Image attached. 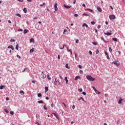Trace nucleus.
<instances>
[{
	"instance_id": "f257e3e1",
	"label": "nucleus",
	"mask_w": 125,
	"mask_h": 125,
	"mask_svg": "<svg viewBox=\"0 0 125 125\" xmlns=\"http://www.w3.org/2000/svg\"><path fill=\"white\" fill-rule=\"evenodd\" d=\"M86 78L88 81H90V82H94L95 81V79L92 77L91 75H87Z\"/></svg>"
},
{
	"instance_id": "f03ea898",
	"label": "nucleus",
	"mask_w": 125,
	"mask_h": 125,
	"mask_svg": "<svg viewBox=\"0 0 125 125\" xmlns=\"http://www.w3.org/2000/svg\"><path fill=\"white\" fill-rule=\"evenodd\" d=\"M112 64H114L116 66H120V62L115 61L112 62Z\"/></svg>"
},
{
	"instance_id": "7ed1b4c3",
	"label": "nucleus",
	"mask_w": 125,
	"mask_h": 125,
	"mask_svg": "<svg viewBox=\"0 0 125 125\" xmlns=\"http://www.w3.org/2000/svg\"><path fill=\"white\" fill-rule=\"evenodd\" d=\"M109 18L110 20H114L116 19V16L114 15H109Z\"/></svg>"
},
{
	"instance_id": "20e7f679",
	"label": "nucleus",
	"mask_w": 125,
	"mask_h": 125,
	"mask_svg": "<svg viewBox=\"0 0 125 125\" xmlns=\"http://www.w3.org/2000/svg\"><path fill=\"white\" fill-rule=\"evenodd\" d=\"M58 5V4H57V3H56L54 4V8H55V11H57V10H58V8H57Z\"/></svg>"
},
{
	"instance_id": "39448f33",
	"label": "nucleus",
	"mask_w": 125,
	"mask_h": 125,
	"mask_svg": "<svg viewBox=\"0 0 125 125\" xmlns=\"http://www.w3.org/2000/svg\"><path fill=\"white\" fill-rule=\"evenodd\" d=\"M41 76H42V79H45L46 78V75L43 73V72H42Z\"/></svg>"
},
{
	"instance_id": "423d86ee",
	"label": "nucleus",
	"mask_w": 125,
	"mask_h": 125,
	"mask_svg": "<svg viewBox=\"0 0 125 125\" xmlns=\"http://www.w3.org/2000/svg\"><path fill=\"white\" fill-rule=\"evenodd\" d=\"M64 7H65V8H66L67 9H69V8H71V6H68V5H66L65 4L63 5Z\"/></svg>"
},
{
	"instance_id": "0eeeda50",
	"label": "nucleus",
	"mask_w": 125,
	"mask_h": 125,
	"mask_svg": "<svg viewBox=\"0 0 125 125\" xmlns=\"http://www.w3.org/2000/svg\"><path fill=\"white\" fill-rule=\"evenodd\" d=\"M97 9L99 12H102V9L100 7H97Z\"/></svg>"
},
{
	"instance_id": "6e6552de",
	"label": "nucleus",
	"mask_w": 125,
	"mask_h": 125,
	"mask_svg": "<svg viewBox=\"0 0 125 125\" xmlns=\"http://www.w3.org/2000/svg\"><path fill=\"white\" fill-rule=\"evenodd\" d=\"M53 114L55 117H56V119H58V120H59V117H58V115H57V114L56 113H53Z\"/></svg>"
},
{
	"instance_id": "1a4fd4ad",
	"label": "nucleus",
	"mask_w": 125,
	"mask_h": 125,
	"mask_svg": "<svg viewBox=\"0 0 125 125\" xmlns=\"http://www.w3.org/2000/svg\"><path fill=\"white\" fill-rule=\"evenodd\" d=\"M104 35H106V36H111V35H112V33H110V32H104Z\"/></svg>"
},
{
	"instance_id": "9d476101",
	"label": "nucleus",
	"mask_w": 125,
	"mask_h": 125,
	"mask_svg": "<svg viewBox=\"0 0 125 125\" xmlns=\"http://www.w3.org/2000/svg\"><path fill=\"white\" fill-rule=\"evenodd\" d=\"M8 48H11L12 50H14V48L12 45H9L8 46Z\"/></svg>"
},
{
	"instance_id": "9b49d317",
	"label": "nucleus",
	"mask_w": 125,
	"mask_h": 125,
	"mask_svg": "<svg viewBox=\"0 0 125 125\" xmlns=\"http://www.w3.org/2000/svg\"><path fill=\"white\" fill-rule=\"evenodd\" d=\"M48 91V87L45 86V93H46Z\"/></svg>"
},
{
	"instance_id": "f8f14e48",
	"label": "nucleus",
	"mask_w": 125,
	"mask_h": 125,
	"mask_svg": "<svg viewBox=\"0 0 125 125\" xmlns=\"http://www.w3.org/2000/svg\"><path fill=\"white\" fill-rule=\"evenodd\" d=\"M65 81H66V84H68V83H69V81L68 80V78H67V77H65Z\"/></svg>"
},
{
	"instance_id": "ddd939ff",
	"label": "nucleus",
	"mask_w": 125,
	"mask_h": 125,
	"mask_svg": "<svg viewBox=\"0 0 125 125\" xmlns=\"http://www.w3.org/2000/svg\"><path fill=\"white\" fill-rule=\"evenodd\" d=\"M123 99L120 98L118 101V104H122V102L123 101Z\"/></svg>"
},
{
	"instance_id": "4468645a",
	"label": "nucleus",
	"mask_w": 125,
	"mask_h": 125,
	"mask_svg": "<svg viewBox=\"0 0 125 125\" xmlns=\"http://www.w3.org/2000/svg\"><path fill=\"white\" fill-rule=\"evenodd\" d=\"M85 26L86 27V28L88 27V25H87L86 23H83L82 27H85Z\"/></svg>"
},
{
	"instance_id": "2eb2a0df",
	"label": "nucleus",
	"mask_w": 125,
	"mask_h": 125,
	"mask_svg": "<svg viewBox=\"0 0 125 125\" xmlns=\"http://www.w3.org/2000/svg\"><path fill=\"white\" fill-rule=\"evenodd\" d=\"M38 103L39 104H42V103H43V101L42 100L38 101Z\"/></svg>"
},
{
	"instance_id": "dca6fc26",
	"label": "nucleus",
	"mask_w": 125,
	"mask_h": 125,
	"mask_svg": "<svg viewBox=\"0 0 125 125\" xmlns=\"http://www.w3.org/2000/svg\"><path fill=\"white\" fill-rule=\"evenodd\" d=\"M80 78H81V77L78 76H76L75 78V81H78V79H80Z\"/></svg>"
},
{
	"instance_id": "f3484780",
	"label": "nucleus",
	"mask_w": 125,
	"mask_h": 125,
	"mask_svg": "<svg viewBox=\"0 0 125 125\" xmlns=\"http://www.w3.org/2000/svg\"><path fill=\"white\" fill-rule=\"evenodd\" d=\"M34 51H35V49L32 48L30 50V53H33V52H34Z\"/></svg>"
},
{
	"instance_id": "a211bd4d",
	"label": "nucleus",
	"mask_w": 125,
	"mask_h": 125,
	"mask_svg": "<svg viewBox=\"0 0 125 125\" xmlns=\"http://www.w3.org/2000/svg\"><path fill=\"white\" fill-rule=\"evenodd\" d=\"M67 29H64L63 30V35H66V33H67Z\"/></svg>"
},
{
	"instance_id": "6ab92c4d",
	"label": "nucleus",
	"mask_w": 125,
	"mask_h": 125,
	"mask_svg": "<svg viewBox=\"0 0 125 125\" xmlns=\"http://www.w3.org/2000/svg\"><path fill=\"white\" fill-rule=\"evenodd\" d=\"M65 68H66L67 69H70V66H69V65H68V63H66L65 64Z\"/></svg>"
},
{
	"instance_id": "aec40b11",
	"label": "nucleus",
	"mask_w": 125,
	"mask_h": 125,
	"mask_svg": "<svg viewBox=\"0 0 125 125\" xmlns=\"http://www.w3.org/2000/svg\"><path fill=\"white\" fill-rule=\"evenodd\" d=\"M47 78L48 79V80H49V81H50V80H51V78L49 76V74H47Z\"/></svg>"
},
{
	"instance_id": "412c9836",
	"label": "nucleus",
	"mask_w": 125,
	"mask_h": 125,
	"mask_svg": "<svg viewBox=\"0 0 125 125\" xmlns=\"http://www.w3.org/2000/svg\"><path fill=\"white\" fill-rule=\"evenodd\" d=\"M23 10V12H24V13H27V8H24Z\"/></svg>"
},
{
	"instance_id": "4be33fe9",
	"label": "nucleus",
	"mask_w": 125,
	"mask_h": 125,
	"mask_svg": "<svg viewBox=\"0 0 125 125\" xmlns=\"http://www.w3.org/2000/svg\"><path fill=\"white\" fill-rule=\"evenodd\" d=\"M112 40L114 41V42H118V39L116 38H113Z\"/></svg>"
},
{
	"instance_id": "5701e85b",
	"label": "nucleus",
	"mask_w": 125,
	"mask_h": 125,
	"mask_svg": "<svg viewBox=\"0 0 125 125\" xmlns=\"http://www.w3.org/2000/svg\"><path fill=\"white\" fill-rule=\"evenodd\" d=\"M27 33H28V30L24 29V34L25 35V34H27Z\"/></svg>"
},
{
	"instance_id": "b1692460",
	"label": "nucleus",
	"mask_w": 125,
	"mask_h": 125,
	"mask_svg": "<svg viewBox=\"0 0 125 125\" xmlns=\"http://www.w3.org/2000/svg\"><path fill=\"white\" fill-rule=\"evenodd\" d=\"M95 92H96V93L97 94H101V92H99L98 90H96L95 91Z\"/></svg>"
},
{
	"instance_id": "393cba45",
	"label": "nucleus",
	"mask_w": 125,
	"mask_h": 125,
	"mask_svg": "<svg viewBox=\"0 0 125 125\" xmlns=\"http://www.w3.org/2000/svg\"><path fill=\"white\" fill-rule=\"evenodd\" d=\"M101 40L102 41H103L104 42H105V43H107V42L105 41V40H104V38H103V37H101Z\"/></svg>"
},
{
	"instance_id": "a878e982",
	"label": "nucleus",
	"mask_w": 125,
	"mask_h": 125,
	"mask_svg": "<svg viewBox=\"0 0 125 125\" xmlns=\"http://www.w3.org/2000/svg\"><path fill=\"white\" fill-rule=\"evenodd\" d=\"M16 16H18V17L21 18V15L19 13L16 14Z\"/></svg>"
},
{
	"instance_id": "bb28decb",
	"label": "nucleus",
	"mask_w": 125,
	"mask_h": 125,
	"mask_svg": "<svg viewBox=\"0 0 125 125\" xmlns=\"http://www.w3.org/2000/svg\"><path fill=\"white\" fill-rule=\"evenodd\" d=\"M42 93H38V97H42Z\"/></svg>"
},
{
	"instance_id": "cd10ccee",
	"label": "nucleus",
	"mask_w": 125,
	"mask_h": 125,
	"mask_svg": "<svg viewBox=\"0 0 125 125\" xmlns=\"http://www.w3.org/2000/svg\"><path fill=\"white\" fill-rule=\"evenodd\" d=\"M113 51V50L112 49V48L111 47H109V51L110 52H112V51Z\"/></svg>"
},
{
	"instance_id": "c85d7f7f",
	"label": "nucleus",
	"mask_w": 125,
	"mask_h": 125,
	"mask_svg": "<svg viewBox=\"0 0 125 125\" xmlns=\"http://www.w3.org/2000/svg\"><path fill=\"white\" fill-rule=\"evenodd\" d=\"M43 108L44 110H47V107H46V105L43 106Z\"/></svg>"
},
{
	"instance_id": "c756f323",
	"label": "nucleus",
	"mask_w": 125,
	"mask_h": 125,
	"mask_svg": "<svg viewBox=\"0 0 125 125\" xmlns=\"http://www.w3.org/2000/svg\"><path fill=\"white\" fill-rule=\"evenodd\" d=\"M19 47V46L18 45V44H17L16 46V49H17V50H18Z\"/></svg>"
},
{
	"instance_id": "7c9ffc66",
	"label": "nucleus",
	"mask_w": 125,
	"mask_h": 125,
	"mask_svg": "<svg viewBox=\"0 0 125 125\" xmlns=\"http://www.w3.org/2000/svg\"><path fill=\"white\" fill-rule=\"evenodd\" d=\"M92 43L94 44V45H97V42H92Z\"/></svg>"
},
{
	"instance_id": "2f4dec72",
	"label": "nucleus",
	"mask_w": 125,
	"mask_h": 125,
	"mask_svg": "<svg viewBox=\"0 0 125 125\" xmlns=\"http://www.w3.org/2000/svg\"><path fill=\"white\" fill-rule=\"evenodd\" d=\"M83 15L84 16H89V15L88 14H86V13H83Z\"/></svg>"
},
{
	"instance_id": "473e14b6",
	"label": "nucleus",
	"mask_w": 125,
	"mask_h": 125,
	"mask_svg": "<svg viewBox=\"0 0 125 125\" xmlns=\"http://www.w3.org/2000/svg\"><path fill=\"white\" fill-rule=\"evenodd\" d=\"M4 111H5V112H6V113H9V112L8 110H7V109H6V108L4 109Z\"/></svg>"
},
{
	"instance_id": "72a5a7b5",
	"label": "nucleus",
	"mask_w": 125,
	"mask_h": 125,
	"mask_svg": "<svg viewBox=\"0 0 125 125\" xmlns=\"http://www.w3.org/2000/svg\"><path fill=\"white\" fill-rule=\"evenodd\" d=\"M81 99L82 100H83V101L84 102V100L83 99V97H81L80 99H79L78 100H81Z\"/></svg>"
},
{
	"instance_id": "f704fd0d",
	"label": "nucleus",
	"mask_w": 125,
	"mask_h": 125,
	"mask_svg": "<svg viewBox=\"0 0 125 125\" xmlns=\"http://www.w3.org/2000/svg\"><path fill=\"white\" fill-rule=\"evenodd\" d=\"M3 87H4V86L3 85H1L0 86V89H3Z\"/></svg>"
},
{
	"instance_id": "c9c22d12",
	"label": "nucleus",
	"mask_w": 125,
	"mask_h": 125,
	"mask_svg": "<svg viewBox=\"0 0 125 125\" xmlns=\"http://www.w3.org/2000/svg\"><path fill=\"white\" fill-rule=\"evenodd\" d=\"M34 39L31 38V39L30 40V42H34Z\"/></svg>"
},
{
	"instance_id": "e433bc0d",
	"label": "nucleus",
	"mask_w": 125,
	"mask_h": 125,
	"mask_svg": "<svg viewBox=\"0 0 125 125\" xmlns=\"http://www.w3.org/2000/svg\"><path fill=\"white\" fill-rule=\"evenodd\" d=\"M10 114L11 115H14V112L11 111L10 112Z\"/></svg>"
},
{
	"instance_id": "4c0bfd02",
	"label": "nucleus",
	"mask_w": 125,
	"mask_h": 125,
	"mask_svg": "<svg viewBox=\"0 0 125 125\" xmlns=\"http://www.w3.org/2000/svg\"><path fill=\"white\" fill-rule=\"evenodd\" d=\"M78 91H79L80 92H82V91H83V89H82V88H81L80 89H78Z\"/></svg>"
},
{
	"instance_id": "58836bf2",
	"label": "nucleus",
	"mask_w": 125,
	"mask_h": 125,
	"mask_svg": "<svg viewBox=\"0 0 125 125\" xmlns=\"http://www.w3.org/2000/svg\"><path fill=\"white\" fill-rule=\"evenodd\" d=\"M65 46H66V45H63L62 48L60 47V49H64V47H65Z\"/></svg>"
},
{
	"instance_id": "ea45409f",
	"label": "nucleus",
	"mask_w": 125,
	"mask_h": 125,
	"mask_svg": "<svg viewBox=\"0 0 125 125\" xmlns=\"http://www.w3.org/2000/svg\"><path fill=\"white\" fill-rule=\"evenodd\" d=\"M66 48H67V51H68V52H71L72 51L71 50V49H69V48H68V47H66Z\"/></svg>"
},
{
	"instance_id": "a19ab883",
	"label": "nucleus",
	"mask_w": 125,
	"mask_h": 125,
	"mask_svg": "<svg viewBox=\"0 0 125 125\" xmlns=\"http://www.w3.org/2000/svg\"><path fill=\"white\" fill-rule=\"evenodd\" d=\"M10 42H15V40H14V39H11V40H10Z\"/></svg>"
},
{
	"instance_id": "79ce46f5",
	"label": "nucleus",
	"mask_w": 125,
	"mask_h": 125,
	"mask_svg": "<svg viewBox=\"0 0 125 125\" xmlns=\"http://www.w3.org/2000/svg\"><path fill=\"white\" fill-rule=\"evenodd\" d=\"M27 70V68H25L24 69V70H23L22 71V73H24V72H25V71Z\"/></svg>"
},
{
	"instance_id": "37998d69",
	"label": "nucleus",
	"mask_w": 125,
	"mask_h": 125,
	"mask_svg": "<svg viewBox=\"0 0 125 125\" xmlns=\"http://www.w3.org/2000/svg\"><path fill=\"white\" fill-rule=\"evenodd\" d=\"M18 31L19 32H23V29H18Z\"/></svg>"
},
{
	"instance_id": "c03bdc74",
	"label": "nucleus",
	"mask_w": 125,
	"mask_h": 125,
	"mask_svg": "<svg viewBox=\"0 0 125 125\" xmlns=\"http://www.w3.org/2000/svg\"><path fill=\"white\" fill-rule=\"evenodd\" d=\"M91 24H92V25H95V21H91Z\"/></svg>"
},
{
	"instance_id": "a18cd8bd",
	"label": "nucleus",
	"mask_w": 125,
	"mask_h": 125,
	"mask_svg": "<svg viewBox=\"0 0 125 125\" xmlns=\"http://www.w3.org/2000/svg\"><path fill=\"white\" fill-rule=\"evenodd\" d=\"M96 53L97 54H98V53H99V50H98V49H97L96 51Z\"/></svg>"
},
{
	"instance_id": "49530a36",
	"label": "nucleus",
	"mask_w": 125,
	"mask_h": 125,
	"mask_svg": "<svg viewBox=\"0 0 125 125\" xmlns=\"http://www.w3.org/2000/svg\"><path fill=\"white\" fill-rule=\"evenodd\" d=\"M78 67L80 69H82L83 68V66L81 65H79Z\"/></svg>"
},
{
	"instance_id": "de8ad7c7",
	"label": "nucleus",
	"mask_w": 125,
	"mask_h": 125,
	"mask_svg": "<svg viewBox=\"0 0 125 125\" xmlns=\"http://www.w3.org/2000/svg\"><path fill=\"white\" fill-rule=\"evenodd\" d=\"M87 10H88L89 11H90L91 12H92V11H93V10H91L90 9H87Z\"/></svg>"
},
{
	"instance_id": "09e8293b",
	"label": "nucleus",
	"mask_w": 125,
	"mask_h": 125,
	"mask_svg": "<svg viewBox=\"0 0 125 125\" xmlns=\"http://www.w3.org/2000/svg\"><path fill=\"white\" fill-rule=\"evenodd\" d=\"M59 77H60V78L61 79V80H63V77H62V76H61V75H59Z\"/></svg>"
},
{
	"instance_id": "8fccbe9b",
	"label": "nucleus",
	"mask_w": 125,
	"mask_h": 125,
	"mask_svg": "<svg viewBox=\"0 0 125 125\" xmlns=\"http://www.w3.org/2000/svg\"><path fill=\"white\" fill-rule=\"evenodd\" d=\"M62 104H63V105H64V107H65V108H67V105H66V104H65V103H62Z\"/></svg>"
},
{
	"instance_id": "3c124183",
	"label": "nucleus",
	"mask_w": 125,
	"mask_h": 125,
	"mask_svg": "<svg viewBox=\"0 0 125 125\" xmlns=\"http://www.w3.org/2000/svg\"><path fill=\"white\" fill-rule=\"evenodd\" d=\"M89 53L90 55H92V52L91 51H89Z\"/></svg>"
},
{
	"instance_id": "603ef678",
	"label": "nucleus",
	"mask_w": 125,
	"mask_h": 125,
	"mask_svg": "<svg viewBox=\"0 0 125 125\" xmlns=\"http://www.w3.org/2000/svg\"><path fill=\"white\" fill-rule=\"evenodd\" d=\"M82 94H83V95H86V93L85 92H83Z\"/></svg>"
},
{
	"instance_id": "864d4df0",
	"label": "nucleus",
	"mask_w": 125,
	"mask_h": 125,
	"mask_svg": "<svg viewBox=\"0 0 125 125\" xmlns=\"http://www.w3.org/2000/svg\"><path fill=\"white\" fill-rule=\"evenodd\" d=\"M17 57L18 58H19V59H20L21 58V57L20 56H19V55H17Z\"/></svg>"
},
{
	"instance_id": "5fc2aeb1",
	"label": "nucleus",
	"mask_w": 125,
	"mask_h": 125,
	"mask_svg": "<svg viewBox=\"0 0 125 125\" xmlns=\"http://www.w3.org/2000/svg\"><path fill=\"white\" fill-rule=\"evenodd\" d=\"M75 42H76V43H79V40H76L75 41Z\"/></svg>"
},
{
	"instance_id": "6e6d98bb",
	"label": "nucleus",
	"mask_w": 125,
	"mask_h": 125,
	"mask_svg": "<svg viewBox=\"0 0 125 125\" xmlns=\"http://www.w3.org/2000/svg\"><path fill=\"white\" fill-rule=\"evenodd\" d=\"M57 83V78H56V79H55L54 83Z\"/></svg>"
},
{
	"instance_id": "4d7b16f0",
	"label": "nucleus",
	"mask_w": 125,
	"mask_h": 125,
	"mask_svg": "<svg viewBox=\"0 0 125 125\" xmlns=\"http://www.w3.org/2000/svg\"><path fill=\"white\" fill-rule=\"evenodd\" d=\"M74 16H75V17H78V16H79V15H78V14H75L74 15Z\"/></svg>"
},
{
	"instance_id": "13d9d810",
	"label": "nucleus",
	"mask_w": 125,
	"mask_h": 125,
	"mask_svg": "<svg viewBox=\"0 0 125 125\" xmlns=\"http://www.w3.org/2000/svg\"><path fill=\"white\" fill-rule=\"evenodd\" d=\"M104 53H105V55L108 56V53L107 52V51H105Z\"/></svg>"
},
{
	"instance_id": "bf43d9fd",
	"label": "nucleus",
	"mask_w": 125,
	"mask_h": 125,
	"mask_svg": "<svg viewBox=\"0 0 125 125\" xmlns=\"http://www.w3.org/2000/svg\"><path fill=\"white\" fill-rule=\"evenodd\" d=\"M20 93H22L23 94H24V91L21 90V91H20Z\"/></svg>"
},
{
	"instance_id": "052dcab7",
	"label": "nucleus",
	"mask_w": 125,
	"mask_h": 125,
	"mask_svg": "<svg viewBox=\"0 0 125 125\" xmlns=\"http://www.w3.org/2000/svg\"><path fill=\"white\" fill-rule=\"evenodd\" d=\"M93 90H94V91H96V90H97L96 89V88L95 87H93Z\"/></svg>"
},
{
	"instance_id": "680f3d73",
	"label": "nucleus",
	"mask_w": 125,
	"mask_h": 125,
	"mask_svg": "<svg viewBox=\"0 0 125 125\" xmlns=\"http://www.w3.org/2000/svg\"><path fill=\"white\" fill-rule=\"evenodd\" d=\"M32 83H36V81L33 80L32 81Z\"/></svg>"
},
{
	"instance_id": "e2e57ef3",
	"label": "nucleus",
	"mask_w": 125,
	"mask_h": 125,
	"mask_svg": "<svg viewBox=\"0 0 125 125\" xmlns=\"http://www.w3.org/2000/svg\"><path fill=\"white\" fill-rule=\"evenodd\" d=\"M45 4V3H43L42 4H41L40 6H42L43 5H44Z\"/></svg>"
},
{
	"instance_id": "0e129e2a",
	"label": "nucleus",
	"mask_w": 125,
	"mask_h": 125,
	"mask_svg": "<svg viewBox=\"0 0 125 125\" xmlns=\"http://www.w3.org/2000/svg\"><path fill=\"white\" fill-rule=\"evenodd\" d=\"M75 105H73V106H72L73 110H74V109H75Z\"/></svg>"
},
{
	"instance_id": "69168bd1",
	"label": "nucleus",
	"mask_w": 125,
	"mask_h": 125,
	"mask_svg": "<svg viewBox=\"0 0 125 125\" xmlns=\"http://www.w3.org/2000/svg\"><path fill=\"white\" fill-rule=\"evenodd\" d=\"M6 101H8V100H9V98L8 97L6 98Z\"/></svg>"
},
{
	"instance_id": "338daca9",
	"label": "nucleus",
	"mask_w": 125,
	"mask_h": 125,
	"mask_svg": "<svg viewBox=\"0 0 125 125\" xmlns=\"http://www.w3.org/2000/svg\"><path fill=\"white\" fill-rule=\"evenodd\" d=\"M80 73L81 74H83V70H80Z\"/></svg>"
},
{
	"instance_id": "774afa93",
	"label": "nucleus",
	"mask_w": 125,
	"mask_h": 125,
	"mask_svg": "<svg viewBox=\"0 0 125 125\" xmlns=\"http://www.w3.org/2000/svg\"><path fill=\"white\" fill-rule=\"evenodd\" d=\"M58 59H60V55H59L58 56Z\"/></svg>"
}]
</instances>
